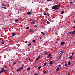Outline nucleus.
<instances>
[{
    "mask_svg": "<svg viewBox=\"0 0 75 75\" xmlns=\"http://www.w3.org/2000/svg\"><path fill=\"white\" fill-rule=\"evenodd\" d=\"M61 7V6H60V4H59V5L57 6V5H55L54 6H53L52 7V8L53 10H58L59 9V8H58V7Z\"/></svg>",
    "mask_w": 75,
    "mask_h": 75,
    "instance_id": "f257e3e1",
    "label": "nucleus"
},
{
    "mask_svg": "<svg viewBox=\"0 0 75 75\" xmlns=\"http://www.w3.org/2000/svg\"><path fill=\"white\" fill-rule=\"evenodd\" d=\"M64 44H65V42H61V44H60V45H64Z\"/></svg>",
    "mask_w": 75,
    "mask_h": 75,
    "instance_id": "f03ea898",
    "label": "nucleus"
},
{
    "mask_svg": "<svg viewBox=\"0 0 75 75\" xmlns=\"http://www.w3.org/2000/svg\"><path fill=\"white\" fill-rule=\"evenodd\" d=\"M32 13L31 12H27V14H28V15H31Z\"/></svg>",
    "mask_w": 75,
    "mask_h": 75,
    "instance_id": "7ed1b4c3",
    "label": "nucleus"
},
{
    "mask_svg": "<svg viewBox=\"0 0 75 75\" xmlns=\"http://www.w3.org/2000/svg\"><path fill=\"white\" fill-rule=\"evenodd\" d=\"M73 58H74V57H72V56H70L69 57V58L70 59H73Z\"/></svg>",
    "mask_w": 75,
    "mask_h": 75,
    "instance_id": "20e7f679",
    "label": "nucleus"
},
{
    "mask_svg": "<svg viewBox=\"0 0 75 75\" xmlns=\"http://www.w3.org/2000/svg\"><path fill=\"white\" fill-rule=\"evenodd\" d=\"M71 33H72V32H70L68 33L67 34L68 35H69V34H71Z\"/></svg>",
    "mask_w": 75,
    "mask_h": 75,
    "instance_id": "39448f33",
    "label": "nucleus"
},
{
    "mask_svg": "<svg viewBox=\"0 0 75 75\" xmlns=\"http://www.w3.org/2000/svg\"><path fill=\"white\" fill-rule=\"evenodd\" d=\"M40 58V57H38L36 58V59L35 60V61H37V60Z\"/></svg>",
    "mask_w": 75,
    "mask_h": 75,
    "instance_id": "423d86ee",
    "label": "nucleus"
},
{
    "mask_svg": "<svg viewBox=\"0 0 75 75\" xmlns=\"http://www.w3.org/2000/svg\"><path fill=\"white\" fill-rule=\"evenodd\" d=\"M12 36H14L16 35V34L14 33H13L12 34Z\"/></svg>",
    "mask_w": 75,
    "mask_h": 75,
    "instance_id": "0eeeda50",
    "label": "nucleus"
},
{
    "mask_svg": "<svg viewBox=\"0 0 75 75\" xmlns=\"http://www.w3.org/2000/svg\"><path fill=\"white\" fill-rule=\"evenodd\" d=\"M68 64L69 65H71V62H70V61H69L68 62Z\"/></svg>",
    "mask_w": 75,
    "mask_h": 75,
    "instance_id": "6e6552de",
    "label": "nucleus"
},
{
    "mask_svg": "<svg viewBox=\"0 0 75 75\" xmlns=\"http://www.w3.org/2000/svg\"><path fill=\"white\" fill-rule=\"evenodd\" d=\"M30 32L31 33H33V30L32 29H30Z\"/></svg>",
    "mask_w": 75,
    "mask_h": 75,
    "instance_id": "1a4fd4ad",
    "label": "nucleus"
},
{
    "mask_svg": "<svg viewBox=\"0 0 75 75\" xmlns=\"http://www.w3.org/2000/svg\"><path fill=\"white\" fill-rule=\"evenodd\" d=\"M5 70H1L0 72V73H1V72H5Z\"/></svg>",
    "mask_w": 75,
    "mask_h": 75,
    "instance_id": "9d476101",
    "label": "nucleus"
},
{
    "mask_svg": "<svg viewBox=\"0 0 75 75\" xmlns=\"http://www.w3.org/2000/svg\"><path fill=\"white\" fill-rule=\"evenodd\" d=\"M46 65H47V63L45 62L43 66L44 67H45V66H46Z\"/></svg>",
    "mask_w": 75,
    "mask_h": 75,
    "instance_id": "9b49d317",
    "label": "nucleus"
},
{
    "mask_svg": "<svg viewBox=\"0 0 75 75\" xmlns=\"http://www.w3.org/2000/svg\"><path fill=\"white\" fill-rule=\"evenodd\" d=\"M20 68H19L18 69H17V71H18H18H20Z\"/></svg>",
    "mask_w": 75,
    "mask_h": 75,
    "instance_id": "f8f14e48",
    "label": "nucleus"
},
{
    "mask_svg": "<svg viewBox=\"0 0 75 75\" xmlns=\"http://www.w3.org/2000/svg\"><path fill=\"white\" fill-rule=\"evenodd\" d=\"M72 34H75V30H74V31H73L72 32Z\"/></svg>",
    "mask_w": 75,
    "mask_h": 75,
    "instance_id": "ddd939ff",
    "label": "nucleus"
},
{
    "mask_svg": "<svg viewBox=\"0 0 75 75\" xmlns=\"http://www.w3.org/2000/svg\"><path fill=\"white\" fill-rule=\"evenodd\" d=\"M43 72L45 74H47V72L45 71H43Z\"/></svg>",
    "mask_w": 75,
    "mask_h": 75,
    "instance_id": "4468645a",
    "label": "nucleus"
},
{
    "mask_svg": "<svg viewBox=\"0 0 75 75\" xmlns=\"http://www.w3.org/2000/svg\"><path fill=\"white\" fill-rule=\"evenodd\" d=\"M52 61H51L50 62L49 64H50V65H51V64H52Z\"/></svg>",
    "mask_w": 75,
    "mask_h": 75,
    "instance_id": "2eb2a0df",
    "label": "nucleus"
},
{
    "mask_svg": "<svg viewBox=\"0 0 75 75\" xmlns=\"http://www.w3.org/2000/svg\"><path fill=\"white\" fill-rule=\"evenodd\" d=\"M30 67H29V68H27V70L28 71H29V70H30Z\"/></svg>",
    "mask_w": 75,
    "mask_h": 75,
    "instance_id": "dca6fc26",
    "label": "nucleus"
},
{
    "mask_svg": "<svg viewBox=\"0 0 75 75\" xmlns=\"http://www.w3.org/2000/svg\"><path fill=\"white\" fill-rule=\"evenodd\" d=\"M64 13V11H63L62 12V13H61V14H63Z\"/></svg>",
    "mask_w": 75,
    "mask_h": 75,
    "instance_id": "f3484780",
    "label": "nucleus"
},
{
    "mask_svg": "<svg viewBox=\"0 0 75 75\" xmlns=\"http://www.w3.org/2000/svg\"><path fill=\"white\" fill-rule=\"evenodd\" d=\"M41 33H42V34H43V35H45V33H43V32H42Z\"/></svg>",
    "mask_w": 75,
    "mask_h": 75,
    "instance_id": "a211bd4d",
    "label": "nucleus"
},
{
    "mask_svg": "<svg viewBox=\"0 0 75 75\" xmlns=\"http://www.w3.org/2000/svg\"><path fill=\"white\" fill-rule=\"evenodd\" d=\"M2 6H6V5L4 4H2Z\"/></svg>",
    "mask_w": 75,
    "mask_h": 75,
    "instance_id": "6ab92c4d",
    "label": "nucleus"
},
{
    "mask_svg": "<svg viewBox=\"0 0 75 75\" xmlns=\"http://www.w3.org/2000/svg\"><path fill=\"white\" fill-rule=\"evenodd\" d=\"M51 55V54H50L48 55V57H50Z\"/></svg>",
    "mask_w": 75,
    "mask_h": 75,
    "instance_id": "aec40b11",
    "label": "nucleus"
},
{
    "mask_svg": "<svg viewBox=\"0 0 75 75\" xmlns=\"http://www.w3.org/2000/svg\"><path fill=\"white\" fill-rule=\"evenodd\" d=\"M41 68V66H39L38 67V69H40Z\"/></svg>",
    "mask_w": 75,
    "mask_h": 75,
    "instance_id": "412c9836",
    "label": "nucleus"
},
{
    "mask_svg": "<svg viewBox=\"0 0 75 75\" xmlns=\"http://www.w3.org/2000/svg\"><path fill=\"white\" fill-rule=\"evenodd\" d=\"M31 45V43H30L28 44V46H30V45Z\"/></svg>",
    "mask_w": 75,
    "mask_h": 75,
    "instance_id": "4be33fe9",
    "label": "nucleus"
},
{
    "mask_svg": "<svg viewBox=\"0 0 75 75\" xmlns=\"http://www.w3.org/2000/svg\"><path fill=\"white\" fill-rule=\"evenodd\" d=\"M28 28H29V27H26L25 28L26 30H27V29H28Z\"/></svg>",
    "mask_w": 75,
    "mask_h": 75,
    "instance_id": "5701e85b",
    "label": "nucleus"
},
{
    "mask_svg": "<svg viewBox=\"0 0 75 75\" xmlns=\"http://www.w3.org/2000/svg\"><path fill=\"white\" fill-rule=\"evenodd\" d=\"M67 66H68V64H65V67H67Z\"/></svg>",
    "mask_w": 75,
    "mask_h": 75,
    "instance_id": "b1692460",
    "label": "nucleus"
},
{
    "mask_svg": "<svg viewBox=\"0 0 75 75\" xmlns=\"http://www.w3.org/2000/svg\"><path fill=\"white\" fill-rule=\"evenodd\" d=\"M59 68H57V69H56V71H59Z\"/></svg>",
    "mask_w": 75,
    "mask_h": 75,
    "instance_id": "393cba45",
    "label": "nucleus"
},
{
    "mask_svg": "<svg viewBox=\"0 0 75 75\" xmlns=\"http://www.w3.org/2000/svg\"><path fill=\"white\" fill-rule=\"evenodd\" d=\"M32 24H35V22H32L31 23Z\"/></svg>",
    "mask_w": 75,
    "mask_h": 75,
    "instance_id": "a878e982",
    "label": "nucleus"
},
{
    "mask_svg": "<svg viewBox=\"0 0 75 75\" xmlns=\"http://www.w3.org/2000/svg\"><path fill=\"white\" fill-rule=\"evenodd\" d=\"M15 21L16 22H18V20H17V19H16V20H15Z\"/></svg>",
    "mask_w": 75,
    "mask_h": 75,
    "instance_id": "bb28decb",
    "label": "nucleus"
},
{
    "mask_svg": "<svg viewBox=\"0 0 75 75\" xmlns=\"http://www.w3.org/2000/svg\"><path fill=\"white\" fill-rule=\"evenodd\" d=\"M32 42H35V40H33L32 41Z\"/></svg>",
    "mask_w": 75,
    "mask_h": 75,
    "instance_id": "cd10ccee",
    "label": "nucleus"
},
{
    "mask_svg": "<svg viewBox=\"0 0 75 75\" xmlns=\"http://www.w3.org/2000/svg\"><path fill=\"white\" fill-rule=\"evenodd\" d=\"M17 64V63H16V62H14L13 63V64L15 65V64Z\"/></svg>",
    "mask_w": 75,
    "mask_h": 75,
    "instance_id": "c85d7f7f",
    "label": "nucleus"
},
{
    "mask_svg": "<svg viewBox=\"0 0 75 75\" xmlns=\"http://www.w3.org/2000/svg\"><path fill=\"white\" fill-rule=\"evenodd\" d=\"M47 24H50V22H49V21H47Z\"/></svg>",
    "mask_w": 75,
    "mask_h": 75,
    "instance_id": "c756f323",
    "label": "nucleus"
},
{
    "mask_svg": "<svg viewBox=\"0 0 75 75\" xmlns=\"http://www.w3.org/2000/svg\"><path fill=\"white\" fill-rule=\"evenodd\" d=\"M23 67H22L21 68L20 70L22 69H23Z\"/></svg>",
    "mask_w": 75,
    "mask_h": 75,
    "instance_id": "7c9ffc66",
    "label": "nucleus"
},
{
    "mask_svg": "<svg viewBox=\"0 0 75 75\" xmlns=\"http://www.w3.org/2000/svg\"><path fill=\"white\" fill-rule=\"evenodd\" d=\"M61 65H60V64H59L58 65L59 67H61Z\"/></svg>",
    "mask_w": 75,
    "mask_h": 75,
    "instance_id": "2f4dec72",
    "label": "nucleus"
},
{
    "mask_svg": "<svg viewBox=\"0 0 75 75\" xmlns=\"http://www.w3.org/2000/svg\"><path fill=\"white\" fill-rule=\"evenodd\" d=\"M44 15L45 16H47V13H45L44 14Z\"/></svg>",
    "mask_w": 75,
    "mask_h": 75,
    "instance_id": "473e14b6",
    "label": "nucleus"
},
{
    "mask_svg": "<svg viewBox=\"0 0 75 75\" xmlns=\"http://www.w3.org/2000/svg\"><path fill=\"white\" fill-rule=\"evenodd\" d=\"M4 41L2 42V43L3 44H4Z\"/></svg>",
    "mask_w": 75,
    "mask_h": 75,
    "instance_id": "72a5a7b5",
    "label": "nucleus"
},
{
    "mask_svg": "<svg viewBox=\"0 0 75 75\" xmlns=\"http://www.w3.org/2000/svg\"><path fill=\"white\" fill-rule=\"evenodd\" d=\"M4 8V9H6L7 8H6L5 7H3V8Z\"/></svg>",
    "mask_w": 75,
    "mask_h": 75,
    "instance_id": "f704fd0d",
    "label": "nucleus"
},
{
    "mask_svg": "<svg viewBox=\"0 0 75 75\" xmlns=\"http://www.w3.org/2000/svg\"><path fill=\"white\" fill-rule=\"evenodd\" d=\"M47 1H51V0H47Z\"/></svg>",
    "mask_w": 75,
    "mask_h": 75,
    "instance_id": "c9c22d12",
    "label": "nucleus"
},
{
    "mask_svg": "<svg viewBox=\"0 0 75 75\" xmlns=\"http://www.w3.org/2000/svg\"><path fill=\"white\" fill-rule=\"evenodd\" d=\"M25 43H27V41H26L25 42Z\"/></svg>",
    "mask_w": 75,
    "mask_h": 75,
    "instance_id": "e433bc0d",
    "label": "nucleus"
},
{
    "mask_svg": "<svg viewBox=\"0 0 75 75\" xmlns=\"http://www.w3.org/2000/svg\"><path fill=\"white\" fill-rule=\"evenodd\" d=\"M47 54V52H46L45 53V54Z\"/></svg>",
    "mask_w": 75,
    "mask_h": 75,
    "instance_id": "4c0bfd02",
    "label": "nucleus"
},
{
    "mask_svg": "<svg viewBox=\"0 0 75 75\" xmlns=\"http://www.w3.org/2000/svg\"><path fill=\"white\" fill-rule=\"evenodd\" d=\"M70 4H72V2H70Z\"/></svg>",
    "mask_w": 75,
    "mask_h": 75,
    "instance_id": "58836bf2",
    "label": "nucleus"
},
{
    "mask_svg": "<svg viewBox=\"0 0 75 75\" xmlns=\"http://www.w3.org/2000/svg\"><path fill=\"white\" fill-rule=\"evenodd\" d=\"M71 55H74V53H72V54H71Z\"/></svg>",
    "mask_w": 75,
    "mask_h": 75,
    "instance_id": "ea45409f",
    "label": "nucleus"
},
{
    "mask_svg": "<svg viewBox=\"0 0 75 75\" xmlns=\"http://www.w3.org/2000/svg\"><path fill=\"white\" fill-rule=\"evenodd\" d=\"M35 27H37V26L36 25H35Z\"/></svg>",
    "mask_w": 75,
    "mask_h": 75,
    "instance_id": "a19ab883",
    "label": "nucleus"
},
{
    "mask_svg": "<svg viewBox=\"0 0 75 75\" xmlns=\"http://www.w3.org/2000/svg\"><path fill=\"white\" fill-rule=\"evenodd\" d=\"M73 28H75V26L73 27Z\"/></svg>",
    "mask_w": 75,
    "mask_h": 75,
    "instance_id": "79ce46f5",
    "label": "nucleus"
},
{
    "mask_svg": "<svg viewBox=\"0 0 75 75\" xmlns=\"http://www.w3.org/2000/svg\"><path fill=\"white\" fill-rule=\"evenodd\" d=\"M34 75H38L37 74H35Z\"/></svg>",
    "mask_w": 75,
    "mask_h": 75,
    "instance_id": "37998d69",
    "label": "nucleus"
},
{
    "mask_svg": "<svg viewBox=\"0 0 75 75\" xmlns=\"http://www.w3.org/2000/svg\"><path fill=\"white\" fill-rule=\"evenodd\" d=\"M40 39H41V37H40Z\"/></svg>",
    "mask_w": 75,
    "mask_h": 75,
    "instance_id": "c03bdc74",
    "label": "nucleus"
},
{
    "mask_svg": "<svg viewBox=\"0 0 75 75\" xmlns=\"http://www.w3.org/2000/svg\"><path fill=\"white\" fill-rule=\"evenodd\" d=\"M74 44H75V42H74Z\"/></svg>",
    "mask_w": 75,
    "mask_h": 75,
    "instance_id": "a18cd8bd",
    "label": "nucleus"
},
{
    "mask_svg": "<svg viewBox=\"0 0 75 75\" xmlns=\"http://www.w3.org/2000/svg\"><path fill=\"white\" fill-rule=\"evenodd\" d=\"M62 53H63V52H61L60 53V54H62Z\"/></svg>",
    "mask_w": 75,
    "mask_h": 75,
    "instance_id": "49530a36",
    "label": "nucleus"
},
{
    "mask_svg": "<svg viewBox=\"0 0 75 75\" xmlns=\"http://www.w3.org/2000/svg\"><path fill=\"white\" fill-rule=\"evenodd\" d=\"M4 7H1V8H3Z\"/></svg>",
    "mask_w": 75,
    "mask_h": 75,
    "instance_id": "de8ad7c7",
    "label": "nucleus"
},
{
    "mask_svg": "<svg viewBox=\"0 0 75 75\" xmlns=\"http://www.w3.org/2000/svg\"><path fill=\"white\" fill-rule=\"evenodd\" d=\"M60 52H62V51H61Z\"/></svg>",
    "mask_w": 75,
    "mask_h": 75,
    "instance_id": "09e8293b",
    "label": "nucleus"
},
{
    "mask_svg": "<svg viewBox=\"0 0 75 75\" xmlns=\"http://www.w3.org/2000/svg\"><path fill=\"white\" fill-rule=\"evenodd\" d=\"M67 75H70V74H67Z\"/></svg>",
    "mask_w": 75,
    "mask_h": 75,
    "instance_id": "8fccbe9b",
    "label": "nucleus"
},
{
    "mask_svg": "<svg viewBox=\"0 0 75 75\" xmlns=\"http://www.w3.org/2000/svg\"><path fill=\"white\" fill-rule=\"evenodd\" d=\"M74 23H75V21H74Z\"/></svg>",
    "mask_w": 75,
    "mask_h": 75,
    "instance_id": "3c124183",
    "label": "nucleus"
},
{
    "mask_svg": "<svg viewBox=\"0 0 75 75\" xmlns=\"http://www.w3.org/2000/svg\"><path fill=\"white\" fill-rule=\"evenodd\" d=\"M28 60H30V59H28Z\"/></svg>",
    "mask_w": 75,
    "mask_h": 75,
    "instance_id": "603ef678",
    "label": "nucleus"
},
{
    "mask_svg": "<svg viewBox=\"0 0 75 75\" xmlns=\"http://www.w3.org/2000/svg\"><path fill=\"white\" fill-rule=\"evenodd\" d=\"M57 37H58V36Z\"/></svg>",
    "mask_w": 75,
    "mask_h": 75,
    "instance_id": "864d4df0",
    "label": "nucleus"
},
{
    "mask_svg": "<svg viewBox=\"0 0 75 75\" xmlns=\"http://www.w3.org/2000/svg\"><path fill=\"white\" fill-rule=\"evenodd\" d=\"M6 71H7V70H6Z\"/></svg>",
    "mask_w": 75,
    "mask_h": 75,
    "instance_id": "5fc2aeb1",
    "label": "nucleus"
}]
</instances>
